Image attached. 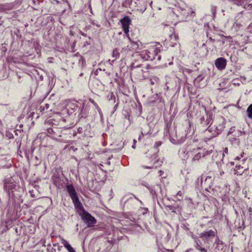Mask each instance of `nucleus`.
Instances as JSON below:
<instances>
[{"label": "nucleus", "instance_id": "obj_4", "mask_svg": "<svg viewBox=\"0 0 252 252\" xmlns=\"http://www.w3.org/2000/svg\"><path fill=\"white\" fill-rule=\"evenodd\" d=\"M212 151V149L206 151L204 150L200 149H198L196 150L194 149L193 153L195 154V155L192 158V160L198 161L201 157H205L207 155L211 154Z\"/></svg>", "mask_w": 252, "mask_h": 252}, {"label": "nucleus", "instance_id": "obj_1", "mask_svg": "<svg viewBox=\"0 0 252 252\" xmlns=\"http://www.w3.org/2000/svg\"><path fill=\"white\" fill-rule=\"evenodd\" d=\"M225 127L224 119L222 117H219L215 121V125L214 126H210L204 133L208 137V139L215 137L219 135L223 130Z\"/></svg>", "mask_w": 252, "mask_h": 252}, {"label": "nucleus", "instance_id": "obj_16", "mask_svg": "<svg viewBox=\"0 0 252 252\" xmlns=\"http://www.w3.org/2000/svg\"><path fill=\"white\" fill-rule=\"evenodd\" d=\"M194 247L196 250L199 251L200 252H208L207 249L202 247L200 241L195 240Z\"/></svg>", "mask_w": 252, "mask_h": 252}, {"label": "nucleus", "instance_id": "obj_26", "mask_svg": "<svg viewBox=\"0 0 252 252\" xmlns=\"http://www.w3.org/2000/svg\"><path fill=\"white\" fill-rule=\"evenodd\" d=\"M162 144V143L161 141H158V142H156L155 144V145H154V147L156 148H157L158 147H159L160 146H161V145Z\"/></svg>", "mask_w": 252, "mask_h": 252}, {"label": "nucleus", "instance_id": "obj_29", "mask_svg": "<svg viewBox=\"0 0 252 252\" xmlns=\"http://www.w3.org/2000/svg\"><path fill=\"white\" fill-rule=\"evenodd\" d=\"M158 45H160L159 43H158V42L152 43L151 46H152V47L156 46H158Z\"/></svg>", "mask_w": 252, "mask_h": 252}, {"label": "nucleus", "instance_id": "obj_36", "mask_svg": "<svg viewBox=\"0 0 252 252\" xmlns=\"http://www.w3.org/2000/svg\"><path fill=\"white\" fill-rule=\"evenodd\" d=\"M157 161L158 162H159L160 163H159V165H161V162L160 161H158V160H157Z\"/></svg>", "mask_w": 252, "mask_h": 252}, {"label": "nucleus", "instance_id": "obj_21", "mask_svg": "<svg viewBox=\"0 0 252 252\" xmlns=\"http://www.w3.org/2000/svg\"><path fill=\"white\" fill-rule=\"evenodd\" d=\"M216 11H217V6H211V12H212V14H213L214 17L216 15Z\"/></svg>", "mask_w": 252, "mask_h": 252}, {"label": "nucleus", "instance_id": "obj_40", "mask_svg": "<svg viewBox=\"0 0 252 252\" xmlns=\"http://www.w3.org/2000/svg\"><path fill=\"white\" fill-rule=\"evenodd\" d=\"M172 64V63H169V64H170V65H171V64Z\"/></svg>", "mask_w": 252, "mask_h": 252}, {"label": "nucleus", "instance_id": "obj_5", "mask_svg": "<svg viewBox=\"0 0 252 252\" xmlns=\"http://www.w3.org/2000/svg\"><path fill=\"white\" fill-rule=\"evenodd\" d=\"M158 53V50L155 48H150V50H146L142 54L143 58L146 60H153L155 59Z\"/></svg>", "mask_w": 252, "mask_h": 252}, {"label": "nucleus", "instance_id": "obj_9", "mask_svg": "<svg viewBox=\"0 0 252 252\" xmlns=\"http://www.w3.org/2000/svg\"><path fill=\"white\" fill-rule=\"evenodd\" d=\"M216 235V232L210 230L208 231H204L199 234L200 238H203L204 240L208 241L210 239L214 238Z\"/></svg>", "mask_w": 252, "mask_h": 252}, {"label": "nucleus", "instance_id": "obj_2", "mask_svg": "<svg viewBox=\"0 0 252 252\" xmlns=\"http://www.w3.org/2000/svg\"><path fill=\"white\" fill-rule=\"evenodd\" d=\"M16 183L12 178L5 179L4 181V189L7 192L9 197H13L14 191L16 190Z\"/></svg>", "mask_w": 252, "mask_h": 252}, {"label": "nucleus", "instance_id": "obj_25", "mask_svg": "<svg viewBox=\"0 0 252 252\" xmlns=\"http://www.w3.org/2000/svg\"><path fill=\"white\" fill-rule=\"evenodd\" d=\"M247 31L250 33H252V22L247 27Z\"/></svg>", "mask_w": 252, "mask_h": 252}, {"label": "nucleus", "instance_id": "obj_30", "mask_svg": "<svg viewBox=\"0 0 252 252\" xmlns=\"http://www.w3.org/2000/svg\"><path fill=\"white\" fill-rule=\"evenodd\" d=\"M183 195V192L181 191H179L178 192V193H177V196H179L180 197H182Z\"/></svg>", "mask_w": 252, "mask_h": 252}, {"label": "nucleus", "instance_id": "obj_8", "mask_svg": "<svg viewBox=\"0 0 252 252\" xmlns=\"http://www.w3.org/2000/svg\"><path fill=\"white\" fill-rule=\"evenodd\" d=\"M216 67L220 70L224 69L226 65V60L223 58H219L215 61Z\"/></svg>", "mask_w": 252, "mask_h": 252}, {"label": "nucleus", "instance_id": "obj_35", "mask_svg": "<svg viewBox=\"0 0 252 252\" xmlns=\"http://www.w3.org/2000/svg\"><path fill=\"white\" fill-rule=\"evenodd\" d=\"M83 73H81L80 74V75H79V77H81V76H83Z\"/></svg>", "mask_w": 252, "mask_h": 252}, {"label": "nucleus", "instance_id": "obj_13", "mask_svg": "<svg viewBox=\"0 0 252 252\" xmlns=\"http://www.w3.org/2000/svg\"><path fill=\"white\" fill-rule=\"evenodd\" d=\"M54 184L58 188L63 187L64 182L60 177L54 175L52 178Z\"/></svg>", "mask_w": 252, "mask_h": 252}, {"label": "nucleus", "instance_id": "obj_32", "mask_svg": "<svg viewBox=\"0 0 252 252\" xmlns=\"http://www.w3.org/2000/svg\"><path fill=\"white\" fill-rule=\"evenodd\" d=\"M81 61H82V65H83L85 62L83 60L82 58H81L79 60V63L81 62Z\"/></svg>", "mask_w": 252, "mask_h": 252}, {"label": "nucleus", "instance_id": "obj_37", "mask_svg": "<svg viewBox=\"0 0 252 252\" xmlns=\"http://www.w3.org/2000/svg\"><path fill=\"white\" fill-rule=\"evenodd\" d=\"M31 196H32V197H34L33 194H32Z\"/></svg>", "mask_w": 252, "mask_h": 252}, {"label": "nucleus", "instance_id": "obj_38", "mask_svg": "<svg viewBox=\"0 0 252 252\" xmlns=\"http://www.w3.org/2000/svg\"><path fill=\"white\" fill-rule=\"evenodd\" d=\"M30 192L31 194H32V191H30Z\"/></svg>", "mask_w": 252, "mask_h": 252}, {"label": "nucleus", "instance_id": "obj_11", "mask_svg": "<svg viewBox=\"0 0 252 252\" xmlns=\"http://www.w3.org/2000/svg\"><path fill=\"white\" fill-rule=\"evenodd\" d=\"M48 133L50 136L54 139H58L59 137H61V134L60 130L57 128H49L48 129Z\"/></svg>", "mask_w": 252, "mask_h": 252}, {"label": "nucleus", "instance_id": "obj_31", "mask_svg": "<svg viewBox=\"0 0 252 252\" xmlns=\"http://www.w3.org/2000/svg\"><path fill=\"white\" fill-rule=\"evenodd\" d=\"M136 141L135 139H134V140H133V145H132V147L133 148H134V149L135 148V144H136Z\"/></svg>", "mask_w": 252, "mask_h": 252}, {"label": "nucleus", "instance_id": "obj_10", "mask_svg": "<svg viewBox=\"0 0 252 252\" xmlns=\"http://www.w3.org/2000/svg\"><path fill=\"white\" fill-rule=\"evenodd\" d=\"M186 136L185 135H180V134L177 135L176 134L175 137L173 136H170V141L174 144H179L182 143L185 141Z\"/></svg>", "mask_w": 252, "mask_h": 252}, {"label": "nucleus", "instance_id": "obj_20", "mask_svg": "<svg viewBox=\"0 0 252 252\" xmlns=\"http://www.w3.org/2000/svg\"><path fill=\"white\" fill-rule=\"evenodd\" d=\"M247 113L248 117L252 119V104L248 107Z\"/></svg>", "mask_w": 252, "mask_h": 252}, {"label": "nucleus", "instance_id": "obj_14", "mask_svg": "<svg viewBox=\"0 0 252 252\" xmlns=\"http://www.w3.org/2000/svg\"><path fill=\"white\" fill-rule=\"evenodd\" d=\"M222 42L225 46H231L235 45L231 37H225L222 40Z\"/></svg>", "mask_w": 252, "mask_h": 252}, {"label": "nucleus", "instance_id": "obj_18", "mask_svg": "<svg viewBox=\"0 0 252 252\" xmlns=\"http://www.w3.org/2000/svg\"><path fill=\"white\" fill-rule=\"evenodd\" d=\"M246 169H243V167L240 165H236L234 169V174L237 175H241Z\"/></svg>", "mask_w": 252, "mask_h": 252}, {"label": "nucleus", "instance_id": "obj_12", "mask_svg": "<svg viewBox=\"0 0 252 252\" xmlns=\"http://www.w3.org/2000/svg\"><path fill=\"white\" fill-rule=\"evenodd\" d=\"M201 125L205 127L208 125L211 126L210 124L212 121V118L210 116H208L207 114H205V115L203 116L200 119Z\"/></svg>", "mask_w": 252, "mask_h": 252}, {"label": "nucleus", "instance_id": "obj_15", "mask_svg": "<svg viewBox=\"0 0 252 252\" xmlns=\"http://www.w3.org/2000/svg\"><path fill=\"white\" fill-rule=\"evenodd\" d=\"M67 107L68 109L75 111L78 107V103L76 101H72L68 103Z\"/></svg>", "mask_w": 252, "mask_h": 252}, {"label": "nucleus", "instance_id": "obj_28", "mask_svg": "<svg viewBox=\"0 0 252 252\" xmlns=\"http://www.w3.org/2000/svg\"><path fill=\"white\" fill-rule=\"evenodd\" d=\"M97 110H98V113H99V115H100V118H101V119H102L103 115H102V112H101V111L99 107H98V108H97Z\"/></svg>", "mask_w": 252, "mask_h": 252}, {"label": "nucleus", "instance_id": "obj_7", "mask_svg": "<svg viewBox=\"0 0 252 252\" xmlns=\"http://www.w3.org/2000/svg\"><path fill=\"white\" fill-rule=\"evenodd\" d=\"M123 27L124 32L127 34L129 32V26L131 23V20L128 16H125L120 20Z\"/></svg>", "mask_w": 252, "mask_h": 252}, {"label": "nucleus", "instance_id": "obj_33", "mask_svg": "<svg viewBox=\"0 0 252 252\" xmlns=\"http://www.w3.org/2000/svg\"><path fill=\"white\" fill-rule=\"evenodd\" d=\"M143 167L144 168H147V169H150V168H152V167H151V166H143Z\"/></svg>", "mask_w": 252, "mask_h": 252}, {"label": "nucleus", "instance_id": "obj_39", "mask_svg": "<svg viewBox=\"0 0 252 252\" xmlns=\"http://www.w3.org/2000/svg\"><path fill=\"white\" fill-rule=\"evenodd\" d=\"M158 59L159 60L160 59V57H158Z\"/></svg>", "mask_w": 252, "mask_h": 252}, {"label": "nucleus", "instance_id": "obj_24", "mask_svg": "<svg viewBox=\"0 0 252 252\" xmlns=\"http://www.w3.org/2000/svg\"><path fill=\"white\" fill-rule=\"evenodd\" d=\"M158 78H157L156 77H154L152 79H151V84L152 85H153L154 84V81L158 82Z\"/></svg>", "mask_w": 252, "mask_h": 252}, {"label": "nucleus", "instance_id": "obj_3", "mask_svg": "<svg viewBox=\"0 0 252 252\" xmlns=\"http://www.w3.org/2000/svg\"><path fill=\"white\" fill-rule=\"evenodd\" d=\"M66 189L69 193L72 201L75 206H78L81 205V203L79 201V199L77 194V192L72 184L66 186Z\"/></svg>", "mask_w": 252, "mask_h": 252}, {"label": "nucleus", "instance_id": "obj_22", "mask_svg": "<svg viewBox=\"0 0 252 252\" xmlns=\"http://www.w3.org/2000/svg\"><path fill=\"white\" fill-rule=\"evenodd\" d=\"M232 142L233 145L237 146H239L240 144L239 140L237 138H234Z\"/></svg>", "mask_w": 252, "mask_h": 252}, {"label": "nucleus", "instance_id": "obj_17", "mask_svg": "<svg viewBox=\"0 0 252 252\" xmlns=\"http://www.w3.org/2000/svg\"><path fill=\"white\" fill-rule=\"evenodd\" d=\"M62 243L69 252H76L69 243L64 239H62Z\"/></svg>", "mask_w": 252, "mask_h": 252}, {"label": "nucleus", "instance_id": "obj_34", "mask_svg": "<svg viewBox=\"0 0 252 252\" xmlns=\"http://www.w3.org/2000/svg\"><path fill=\"white\" fill-rule=\"evenodd\" d=\"M224 152L225 153H226V154L228 153V149H227V148H225L224 149Z\"/></svg>", "mask_w": 252, "mask_h": 252}, {"label": "nucleus", "instance_id": "obj_23", "mask_svg": "<svg viewBox=\"0 0 252 252\" xmlns=\"http://www.w3.org/2000/svg\"><path fill=\"white\" fill-rule=\"evenodd\" d=\"M236 3L238 5H242L245 3V0H235Z\"/></svg>", "mask_w": 252, "mask_h": 252}, {"label": "nucleus", "instance_id": "obj_6", "mask_svg": "<svg viewBox=\"0 0 252 252\" xmlns=\"http://www.w3.org/2000/svg\"><path fill=\"white\" fill-rule=\"evenodd\" d=\"M82 219L89 227L93 226L96 222L95 218L87 212L84 213Z\"/></svg>", "mask_w": 252, "mask_h": 252}, {"label": "nucleus", "instance_id": "obj_27", "mask_svg": "<svg viewBox=\"0 0 252 252\" xmlns=\"http://www.w3.org/2000/svg\"><path fill=\"white\" fill-rule=\"evenodd\" d=\"M224 174V172L222 170V169L221 168L220 169V177H222Z\"/></svg>", "mask_w": 252, "mask_h": 252}, {"label": "nucleus", "instance_id": "obj_19", "mask_svg": "<svg viewBox=\"0 0 252 252\" xmlns=\"http://www.w3.org/2000/svg\"><path fill=\"white\" fill-rule=\"evenodd\" d=\"M120 56V52L119 50L117 48H115L112 53V57L114 59L113 60H115L116 59L118 58Z\"/></svg>", "mask_w": 252, "mask_h": 252}]
</instances>
